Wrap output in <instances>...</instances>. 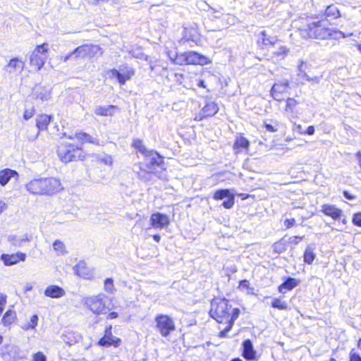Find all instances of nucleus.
I'll list each match as a JSON object with an SVG mask.
<instances>
[{
    "mask_svg": "<svg viewBox=\"0 0 361 361\" xmlns=\"http://www.w3.org/2000/svg\"><path fill=\"white\" fill-rule=\"evenodd\" d=\"M26 255L23 252H17L13 254H2L1 259L6 266H11L19 262L25 261Z\"/></svg>",
    "mask_w": 361,
    "mask_h": 361,
    "instance_id": "nucleus-21",
    "label": "nucleus"
},
{
    "mask_svg": "<svg viewBox=\"0 0 361 361\" xmlns=\"http://www.w3.org/2000/svg\"><path fill=\"white\" fill-rule=\"evenodd\" d=\"M24 66L25 62L20 57H13L5 66V68L9 73H21Z\"/></svg>",
    "mask_w": 361,
    "mask_h": 361,
    "instance_id": "nucleus-19",
    "label": "nucleus"
},
{
    "mask_svg": "<svg viewBox=\"0 0 361 361\" xmlns=\"http://www.w3.org/2000/svg\"><path fill=\"white\" fill-rule=\"evenodd\" d=\"M17 320L16 312L13 310H8L1 318V323L5 326H10Z\"/></svg>",
    "mask_w": 361,
    "mask_h": 361,
    "instance_id": "nucleus-27",
    "label": "nucleus"
},
{
    "mask_svg": "<svg viewBox=\"0 0 361 361\" xmlns=\"http://www.w3.org/2000/svg\"><path fill=\"white\" fill-rule=\"evenodd\" d=\"M148 156L151 157V159L150 161L145 165V168L142 169V164L140 163V168L145 173L157 175L160 171L164 170L163 157L153 150L149 151Z\"/></svg>",
    "mask_w": 361,
    "mask_h": 361,
    "instance_id": "nucleus-8",
    "label": "nucleus"
},
{
    "mask_svg": "<svg viewBox=\"0 0 361 361\" xmlns=\"http://www.w3.org/2000/svg\"><path fill=\"white\" fill-rule=\"evenodd\" d=\"M53 115L47 114H39L37 116L35 119V126L37 128V134L40 132L46 131L48 130L51 122L53 120Z\"/></svg>",
    "mask_w": 361,
    "mask_h": 361,
    "instance_id": "nucleus-20",
    "label": "nucleus"
},
{
    "mask_svg": "<svg viewBox=\"0 0 361 361\" xmlns=\"http://www.w3.org/2000/svg\"><path fill=\"white\" fill-rule=\"evenodd\" d=\"M44 295L49 298H59L65 295V291L57 285H51L44 290Z\"/></svg>",
    "mask_w": 361,
    "mask_h": 361,
    "instance_id": "nucleus-25",
    "label": "nucleus"
},
{
    "mask_svg": "<svg viewBox=\"0 0 361 361\" xmlns=\"http://www.w3.org/2000/svg\"><path fill=\"white\" fill-rule=\"evenodd\" d=\"M219 109V106L215 102H207L200 111L195 114L193 119L195 121H200L213 117L218 113Z\"/></svg>",
    "mask_w": 361,
    "mask_h": 361,
    "instance_id": "nucleus-12",
    "label": "nucleus"
},
{
    "mask_svg": "<svg viewBox=\"0 0 361 361\" xmlns=\"http://www.w3.org/2000/svg\"><path fill=\"white\" fill-rule=\"evenodd\" d=\"M343 196L349 200H354L355 198V196L354 195H352L351 193H350L347 190H344L343 192Z\"/></svg>",
    "mask_w": 361,
    "mask_h": 361,
    "instance_id": "nucleus-53",
    "label": "nucleus"
},
{
    "mask_svg": "<svg viewBox=\"0 0 361 361\" xmlns=\"http://www.w3.org/2000/svg\"><path fill=\"white\" fill-rule=\"evenodd\" d=\"M106 306L103 300L96 298L92 300V312L97 314L106 313Z\"/></svg>",
    "mask_w": 361,
    "mask_h": 361,
    "instance_id": "nucleus-30",
    "label": "nucleus"
},
{
    "mask_svg": "<svg viewBox=\"0 0 361 361\" xmlns=\"http://www.w3.org/2000/svg\"><path fill=\"white\" fill-rule=\"evenodd\" d=\"M18 173L16 170L4 169L0 170V185L5 186L12 178H18Z\"/></svg>",
    "mask_w": 361,
    "mask_h": 361,
    "instance_id": "nucleus-24",
    "label": "nucleus"
},
{
    "mask_svg": "<svg viewBox=\"0 0 361 361\" xmlns=\"http://www.w3.org/2000/svg\"><path fill=\"white\" fill-rule=\"evenodd\" d=\"M260 35L262 37L257 40V44L258 47L261 49H268L274 46L279 41L277 37L269 36L264 30L262 31Z\"/></svg>",
    "mask_w": 361,
    "mask_h": 361,
    "instance_id": "nucleus-22",
    "label": "nucleus"
},
{
    "mask_svg": "<svg viewBox=\"0 0 361 361\" xmlns=\"http://www.w3.org/2000/svg\"><path fill=\"white\" fill-rule=\"evenodd\" d=\"M118 317V314L117 312H111L110 313L108 314V315L106 316V318L108 319H116Z\"/></svg>",
    "mask_w": 361,
    "mask_h": 361,
    "instance_id": "nucleus-55",
    "label": "nucleus"
},
{
    "mask_svg": "<svg viewBox=\"0 0 361 361\" xmlns=\"http://www.w3.org/2000/svg\"><path fill=\"white\" fill-rule=\"evenodd\" d=\"M250 147V142L243 133H238L233 143V150L235 154L247 153Z\"/></svg>",
    "mask_w": 361,
    "mask_h": 361,
    "instance_id": "nucleus-14",
    "label": "nucleus"
},
{
    "mask_svg": "<svg viewBox=\"0 0 361 361\" xmlns=\"http://www.w3.org/2000/svg\"><path fill=\"white\" fill-rule=\"evenodd\" d=\"M357 347L361 351V338H359L357 341Z\"/></svg>",
    "mask_w": 361,
    "mask_h": 361,
    "instance_id": "nucleus-61",
    "label": "nucleus"
},
{
    "mask_svg": "<svg viewBox=\"0 0 361 361\" xmlns=\"http://www.w3.org/2000/svg\"><path fill=\"white\" fill-rule=\"evenodd\" d=\"M238 196L242 200H245L250 197V195L247 193H239L238 194Z\"/></svg>",
    "mask_w": 361,
    "mask_h": 361,
    "instance_id": "nucleus-57",
    "label": "nucleus"
},
{
    "mask_svg": "<svg viewBox=\"0 0 361 361\" xmlns=\"http://www.w3.org/2000/svg\"><path fill=\"white\" fill-rule=\"evenodd\" d=\"M324 23L329 22L330 20H336L341 18V13L339 8L334 4H331L326 6L324 11L323 12Z\"/></svg>",
    "mask_w": 361,
    "mask_h": 361,
    "instance_id": "nucleus-23",
    "label": "nucleus"
},
{
    "mask_svg": "<svg viewBox=\"0 0 361 361\" xmlns=\"http://www.w3.org/2000/svg\"><path fill=\"white\" fill-rule=\"evenodd\" d=\"M104 290L112 293L114 290V280L111 278H107L104 281Z\"/></svg>",
    "mask_w": 361,
    "mask_h": 361,
    "instance_id": "nucleus-40",
    "label": "nucleus"
},
{
    "mask_svg": "<svg viewBox=\"0 0 361 361\" xmlns=\"http://www.w3.org/2000/svg\"><path fill=\"white\" fill-rule=\"evenodd\" d=\"M212 197L216 201L226 198L222 202V206L227 209H231L235 204V195L229 189L222 188L216 190L212 195Z\"/></svg>",
    "mask_w": 361,
    "mask_h": 361,
    "instance_id": "nucleus-11",
    "label": "nucleus"
},
{
    "mask_svg": "<svg viewBox=\"0 0 361 361\" xmlns=\"http://www.w3.org/2000/svg\"><path fill=\"white\" fill-rule=\"evenodd\" d=\"M238 288L240 290L250 289V283L247 279H243L239 281Z\"/></svg>",
    "mask_w": 361,
    "mask_h": 361,
    "instance_id": "nucleus-43",
    "label": "nucleus"
},
{
    "mask_svg": "<svg viewBox=\"0 0 361 361\" xmlns=\"http://www.w3.org/2000/svg\"><path fill=\"white\" fill-rule=\"evenodd\" d=\"M357 50L360 51V53L361 54V43L360 44H357Z\"/></svg>",
    "mask_w": 361,
    "mask_h": 361,
    "instance_id": "nucleus-63",
    "label": "nucleus"
},
{
    "mask_svg": "<svg viewBox=\"0 0 361 361\" xmlns=\"http://www.w3.org/2000/svg\"><path fill=\"white\" fill-rule=\"evenodd\" d=\"M355 157L357 159V164L361 169V152H357L355 153Z\"/></svg>",
    "mask_w": 361,
    "mask_h": 361,
    "instance_id": "nucleus-56",
    "label": "nucleus"
},
{
    "mask_svg": "<svg viewBox=\"0 0 361 361\" xmlns=\"http://www.w3.org/2000/svg\"><path fill=\"white\" fill-rule=\"evenodd\" d=\"M150 226L153 228H164L170 224V219L168 215L160 213H152L149 219Z\"/></svg>",
    "mask_w": 361,
    "mask_h": 361,
    "instance_id": "nucleus-15",
    "label": "nucleus"
},
{
    "mask_svg": "<svg viewBox=\"0 0 361 361\" xmlns=\"http://www.w3.org/2000/svg\"><path fill=\"white\" fill-rule=\"evenodd\" d=\"M300 281L299 280L292 278L288 277L285 281L281 283L278 286V291L279 293H283L285 291H290L293 289L295 287L298 286Z\"/></svg>",
    "mask_w": 361,
    "mask_h": 361,
    "instance_id": "nucleus-26",
    "label": "nucleus"
},
{
    "mask_svg": "<svg viewBox=\"0 0 361 361\" xmlns=\"http://www.w3.org/2000/svg\"><path fill=\"white\" fill-rule=\"evenodd\" d=\"M53 248L58 255H64L67 253L66 245L61 240H55L53 242Z\"/></svg>",
    "mask_w": 361,
    "mask_h": 361,
    "instance_id": "nucleus-37",
    "label": "nucleus"
},
{
    "mask_svg": "<svg viewBox=\"0 0 361 361\" xmlns=\"http://www.w3.org/2000/svg\"><path fill=\"white\" fill-rule=\"evenodd\" d=\"M181 41L192 42L196 45L200 43V33L197 26H188L184 28Z\"/></svg>",
    "mask_w": 361,
    "mask_h": 361,
    "instance_id": "nucleus-17",
    "label": "nucleus"
},
{
    "mask_svg": "<svg viewBox=\"0 0 361 361\" xmlns=\"http://www.w3.org/2000/svg\"><path fill=\"white\" fill-rule=\"evenodd\" d=\"M284 101L286 102L284 111L286 113H293L300 103L294 97H287Z\"/></svg>",
    "mask_w": 361,
    "mask_h": 361,
    "instance_id": "nucleus-31",
    "label": "nucleus"
},
{
    "mask_svg": "<svg viewBox=\"0 0 361 361\" xmlns=\"http://www.w3.org/2000/svg\"><path fill=\"white\" fill-rule=\"evenodd\" d=\"M155 329L164 338L169 336L176 330L174 319L166 314H158L154 317Z\"/></svg>",
    "mask_w": 361,
    "mask_h": 361,
    "instance_id": "nucleus-7",
    "label": "nucleus"
},
{
    "mask_svg": "<svg viewBox=\"0 0 361 361\" xmlns=\"http://www.w3.org/2000/svg\"><path fill=\"white\" fill-rule=\"evenodd\" d=\"M122 71L123 73H121L116 68L110 70L111 75L116 78L118 82L121 85H125L126 81L130 80L135 74V70L130 67L125 66Z\"/></svg>",
    "mask_w": 361,
    "mask_h": 361,
    "instance_id": "nucleus-18",
    "label": "nucleus"
},
{
    "mask_svg": "<svg viewBox=\"0 0 361 361\" xmlns=\"http://www.w3.org/2000/svg\"><path fill=\"white\" fill-rule=\"evenodd\" d=\"M288 248V242L285 238L283 237L274 242L272 245V250L274 254L280 255L285 252Z\"/></svg>",
    "mask_w": 361,
    "mask_h": 361,
    "instance_id": "nucleus-29",
    "label": "nucleus"
},
{
    "mask_svg": "<svg viewBox=\"0 0 361 361\" xmlns=\"http://www.w3.org/2000/svg\"><path fill=\"white\" fill-rule=\"evenodd\" d=\"M6 304V296L2 295L0 297V314L3 312L4 307Z\"/></svg>",
    "mask_w": 361,
    "mask_h": 361,
    "instance_id": "nucleus-50",
    "label": "nucleus"
},
{
    "mask_svg": "<svg viewBox=\"0 0 361 361\" xmlns=\"http://www.w3.org/2000/svg\"><path fill=\"white\" fill-rule=\"evenodd\" d=\"M49 52V44L44 42L37 45L29 57V65L33 71L38 72L44 67Z\"/></svg>",
    "mask_w": 361,
    "mask_h": 361,
    "instance_id": "nucleus-6",
    "label": "nucleus"
},
{
    "mask_svg": "<svg viewBox=\"0 0 361 361\" xmlns=\"http://www.w3.org/2000/svg\"><path fill=\"white\" fill-rule=\"evenodd\" d=\"M230 361H243V360L239 357H235V358L231 359Z\"/></svg>",
    "mask_w": 361,
    "mask_h": 361,
    "instance_id": "nucleus-62",
    "label": "nucleus"
},
{
    "mask_svg": "<svg viewBox=\"0 0 361 361\" xmlns=\"http://www.w3.org/2000/svg\"><path fill=\"white\" fill-rule=\"evenodd\" d=\"M118 109V107L116 105L99 106L96 109L95 114L102 116H112L115 114V111Z\"/></svg>",
    "mask_w": 361,
    "mask_h": 361,
    "instance_id": "nucleus-28",
    "label": "nucleus"
},
{
    "mask_svg": "<svg viewBox=\"0 0 361 361\" xmlns=\"http://www.w3.org/2000/svg\"><path fill=\"white\" fill-rule=\"evenodd\" d=\"M348 361H361V355L355 348L350 349L348 355Z\"/></svg>",
    "mask_w": 361,
    "mask_h": 361,
    "instance_id": "nucleus-39",
    "label": "nucleus"
},
{
    "mask_svg": "<svg viewBox=\"0 0 361 361\" xmlns=\"http://www.w3.org/2000/svg\"><path fill=\"white\" fill-rule=\"evenodd\" d=\"M300 36L305 39H326L329 38L344 37L343 33L326 26L324 19L314 15L305 18L298 28Z\"/></svg>",
    "mask_w": 361,
    "mask_h": 361,
    "instance_id": "nucleus-2",
    "label": "nucleus"
},
{
    "mask_svg": "<svg viewBox=\"0 0 361 361\" xmlns=\"http://www.w3.org/2000/svg\"><path fill=\"white\" fill-rule=\"evenodd\" d=\"M56 152L59 159L63 164L83 161L87 157V153L82 146L73 142L72 137L61 142L56 146Z\"/></svg>",
    "mask_w": 361,
    "mask_h": 361,
    "instance_id": "nucleus-4",
    "label": "nucleus"
},
{
    "mask_svg": "<svg viewBox=\"0 0 361 361\" xmlns=\"http://www.w3.org/2000/svg\"><path fill=\"white\" fill-rule=\"evenodd\" d=\"M301 133L312 135L314 133V127L313 126H309L307 128L306 130L304 132H302Z\"/></svg>",
    "mask_w": 361,
    "mask_h": 361,
    "instance_id": "nucleus-52",
    "label": "nucleus"
},
{
    "mask_svg": "<svg viewBox=\"0 0 361 361\" xmlns=\"http://www.w3.org/2000/svg\"><path fill=\"white\" fill-rule=\"evenodd\" d=\"M241 356L246 361H258L259 359V354L249 338L244 340L242 343Z\"/></svg>",
    "mask_w": 361,
    "mask_h": 361,
    "instance_id": "nucleus-13",
    "label": "nucleus"
},
{
    "mask_svg": "<svg viewBox=\"0 0 361 361\" xmlns=\"http://www.w3.org/2000/svg\"><path fill=\"white\" fill-rule=\"evenodd\" d=\"M197 85L200 87H202V88H205L206 87V85H204V81L203 80H200L198 81Z\"/></svg>",
    "mask_w": 361,
    "mask_h": 361,
    "instance_id": "nucleus-59",
    "label": "nucleus"
},
{
    "mask_svg": "<svg viewBox=\"0 0 361 361\" xmlns=\"http://www.w3.org/2000/svg\"><path fill=\"white\" fill-rule=\"evenodd\" d=\"M209 315L217 324L220 331L219 338H227L235 322L239 317L240 310L233 307L231 300L222 296H215L210 300Z\"/></svg>",
    "mask_w": 361,
    "mask_h": 361,
    "instance_id": "nucleus-1",
    "label": "nucleus"
},
{
    "mask_svg": "<svg viewBox=\"0 0 361 361\" xmlns=\"http://www.w3.org/2000/svg\"><path fill=\"white\" fill-rule=\"evenodd\" d=\"M303 239H304V235H302V236H300V235H293L292 237H290L289 238V242L290 243H292L293 245H296L300 242L303 240Z\"/></svg>",
    "mask_w": 361,
    "mask_h": 361,
    "instance_id": "nucleus-47",
    "label": "nucleus"
},
{
    "mask_svg": "<svg viewBox=\"0 0 361 361\" xmlns=\"http://www.w3.org/2000/svg\"><path fill=\"white\" fill-rule=\"evenodd\" d=\"M35 114V107H32L31 109H25V111L23 112V118L25 121H27L30 118H31L32 117H33Z\"/></svg>",
    "mask_w": 361,
    "mask_h": 361,
    "instance_id": "nucleus-44",
    "label": "nucleus"
},
{
    "mask_svg": "<svg viewBox=\"0 0 361 361\" xmlns=\"http://www.w3.org/2000/svg\"><path fill=\"white\" fill-rule=\"evenodd\" d=\"M97 162L99 164H104L106 166H111L112 164V158L111 156H105L103 158H99Z\"/></svg>",
    "mask_w": 361,
    "mask_h": 361,
    "instance_id": "nucleus-45",
    "label": "nucleus"
},
{
    "mask_svg": "<svg viewBox=\"0 0 361 361\" xmlns=\"http://www.w3.org/2000/svg\"><path fill=\"white\" fill-rule=\"evenodd\" d=\"M168 56L173 64L180 66H204L210 63L208 57L195 51L176 52L173 55L169 54Z\"/></svg>",
    "mask_w": 361,
    "mask_h": 361,
    "instance_id": "nucleus-5",
    "label": "nucleus"
},
{
    "mask_svg": "<svg viewBox=\"0 0 361 361\" xmlns=\"http://www.w3.org/2000/svg\"><path fill=\"white\" fill-rule=\"evenodd\" d=\"M283 224L286 229H290L295 226L296 221L295 218L286 219Z\"/></svg>",
    "mask_w": 361,
    "mask_h": 361,
    "instance_id": "nucleus-46",
    "label": "nucleus"
},
{
    "mask_svg": "<svg viewBox=\"0 0 361 361\" xmlns=\"http://www.w3.org/2000/svg\"><path fill=\"white\" fill-rule=\"evenodd\" d=\"M322 213L334 221H339L343 216V212L341 209L337 207L335 204H323L321 207Z\"/></svg>",
    "mask_w": 361,
    "mask_h": 361,
    "instance_id": "nucleus-16",
    "label": "nucleus"
},
{
    "mask_svg": "<svg viewBox=\"0 0 361 361\" xmlns=\"http://www.w3.org/2000/svg\"><path fill=\"white\" fill-rule=\"evenodd\" d=\"M303 262L309 265L312 264L316 258V254L314 249L307 246L303 252Z\"/></svg>",
    "mask_w": 361,
    "mask_h": 361,
    "instance_id": "nucleus-35",
    "label": "nucleus"
},
{
    "mask_svg": "<svg viewBox=\"0 0 361 361\" xmlns=\"http://www.w3.org/2000/svg\"><path fill=\"white\" fill-rule=\"evenodd\" d=\"M74 139H76L78 141V145L79 146H81L82 145L85 143H88L90 142V137L89 135L84 133H75V137L73 138V140Z\"/></svg>",
    "mask_w": 361,
    "mask_h": 361,
    "instance_id": "nucleus-38",
    "label": "nucleus"
},
{
    "mask_svg": "<svg viewBox=\"0 0 361 361\" xmlns=\"http://www.w3.org/2000/svg\"><path fill=\"white\" fill-rule=\"evenodd\" d=\"M38 322V317L36 314H33L30 318V322L29 324H27V326L25 327V329H32L36 327Z\"/></svg>",
    "mask_w": 361,
    "mask_h": 361,
    "instance_id": "nucleus-42",
    "label": "nucleus"
},
{
    "mask_svg": "<svg viewBox=\"0 0 361 361\" xmlns=\"http://www.w3.org/2000/svg\"><path fill=\"white\" fill-rule=\"evenodd\" d=\"M264 128H266V130L269 132H271V133H275L277 131V128L276 127H274V126H272L271 124H269V123H265L264 125Z\"/></svg>",
    "mask_w": 361,
    "mask_h": 361,
    "instance_id": "nucleus-51",
    "label": "nucleus"
},
{
    "mask_svg": "<svg viewBox=\"0 0 361 361\" xmlns=\"http://www.w3.org/2000/svg\"><path fill=\"white\" fill-rule=\"evenodd\" d=\"M86 47L87 46L85 45L77 47L73 52H71L66 56L61 57V60L66 62L73 54H75L77 56H85L87 54Z\"/></svg>",
    "mask_w": 361,
    "mask_h": 361,
    "instance_id": "nucleus-36",
    "label": "nucleus"
},
{
    "mask_svg": "<svg viewBox=\"0 0 361 361\" xmlns=\"http://www.w3.org/2000/svg\"><path fill=\"white\" fill-rule=\"evenodd\" d=\"M352 223L355 226L361 227V212H357L353 214Z\"/></svg>",
    "mask_w": 361,
    "mask_h": 361,
    "instance_id": "nucleus-41",
    "label": "nucleus"
},
{
    "mask_svg": "<svg viewBox=\"0 0 361 361\" xmlns=\"http://www.w3.org/2000/svg\"><path fill=\"white\" fill-rule=\"evenodd\" d=\"M152 238L157 243H159L161 240V237L159 234H154Z\"/></svg>",
    "mask_w": 361,
    "mask_h": 361,
    "instance_id": "nucleus-58",
    "label": "nucleus"
},
{
    "mask_svg": "<svg viewBox=\"0 0 361 361\" xmlns=\"http://www.w3.org/2000/svg\"><path fill=\"white\" fill-rule=\"evenodd\" d=\"M94 4H100L104 3H107L109 0H94Z\"/></svg>",
    "mask_w": 361,
    "mask_h": 361,
    "instance_id": "nucleus-60",
    "label": "nucleus"
},
{
    "mask_svg": "<svg viewBox=\"0 0 361 361\" xmlns=\"http://www.w3.org/2000/svg\"><path fill=\"white\" fill-rule=\"evenodd\" d=\"M74 271L79 277L86 278L88 275V267L84 262H79L74 267Z\"/></svg>",
    "mask_w": 361,
    "mask_h": 361,
    "instance_id": "nucleus-33",
    "label": "nucleus"
},
{
    "mask_svg": "<svg viewBox=\"0 0 361 361\" xmlns=\"http://www.w3.org/2000/svg\"><path fill=\"white\" fill-rule=\"evenodd\" d=\"M3 341H4V337L0 335V345L3 343Z\"/></svg>",
    "mask_w": 361,
    "mask_h": 361,
    "instance_id": "nucleus-64",
    "label": "nucleus"
},
{
    "mask_svg": "<svg viewBox=\"0 0 361 361\" xmlns=\"http://www.w3.org/2000/svg\"><path fill=\"white\" fill-rule=\"evenodd\" d=\"M99 52V54H102L103 53L101 51V49L98 46L92 45V54H97Z\"/></svg>",
    "mask_w": 361,
    "mask_h": 361,
    "instance_id": "nucleus-54",
    "label": "nucleus"
},
{
    "mask_svg": "<svg viewBox=\"0 0 361 361\" xmlns=\"http://www.w3.org/2000/svg\"><path fill=\"white\" fill-rule=\"evenodd\" d=\"M122 341L120 338L114 336L112 333V326H106L104 335L97 342V345L104 348L114 347L118 348L121 345Z\"/></svg>",
    "mask_w": 361,
    "mask_h": 361,
    "instance_id": "nucleus-10",
    "label": "nucleus"
},
{
    "mask_svg": "<svg viewBox=\"0 0 361 361\" xmlns=\"http://www.w3.org/2000/svg\"><path fill=\"white\" fill-rule=\"evenodd\" d=\"M288 52V49H287L286 47H281L280 51L274 52L273 55L275 56H284L285 55L287 54Z\"/></svg>",
    "mask_w": 361,
    "mask_h": 361,
    "instance_id": "nucleus-49",
    "label": "nucleus"
},
{
    "mask_svg": "<svg viewBox=\"0 0 361 361\" xmlns=\"http://www.w3.org/2000/svg\"><path fill=\"white\" fill-rule=\"evenodd\" d=\"M132 147H133L136 152H140L144 156L147 157L149 154L143 142V140L140 138L134 139L131 143Z\"/></svg>",
    "mask_w": 361,
    "mask_h": 361,
    "instance_id": "nucleus-32",
    "label": "nucleus"
},
{
    "mask_svg": "<svg viewBox=\"0 0 361 361\" xmlns=\"http://www.w3.org/2000/svg\"><path fill=\"white\" fill-rule=\"evenodd\" d=\"M290 89L288 80L277 81L271 86L269 93L271 98L279 102L285 100Z\"/></svg>",
    "mask_w": 361,
    "mask_h": 361,
    "instance_id": "nucleus-9",
    "label": "nucleus"
},
{
    "mask_svg": "<svg viewBox=\"0 0 361 361\" xmlns=\"http://www.w3.org/2000/svg\"><path fill=\"white\" fill-rule=\"evenodd\" d=\"M26 190L32 195L52 196L63 190L61 180L56 177L33 178L25 185Z\"/></svg>",
    "mask_w": 361,
    "mask_h": 361,
    "instance_id": "nucleus-3",
    "label": "nucleus"
},
{
    "mask_svg": "<svg viewBox=\"0 0 361 361\" xmlns=\"http://www.w3.org/2000/svg\"><path fill=\"white\" fill-rule=\"evenodd\" d=\"M271 307L279 310H286L288 309V303L283 299L281 296L274 298L271 302Z\"/></svg>",
    "mask_w": 361,
    "mask_h": 361,
    "instance_id": "nucleus-34",
    "label": "nucleus"
},
{
    "mask_svg": "<svg viewBox=\"0 0 361 361\" xmlns=\"http://www.w3.org/2000/svg\"><path fill=\"white\" fill-rule=\"evenodd\" d=\"M32 361H46V357L42 352H37L33 355Z\"/></svg>",
    "mask_w": 361,
    "mask_h": 361,
    "instance_id": "nucleus-48",
    "label": "nucleus"
}]
</instances>
